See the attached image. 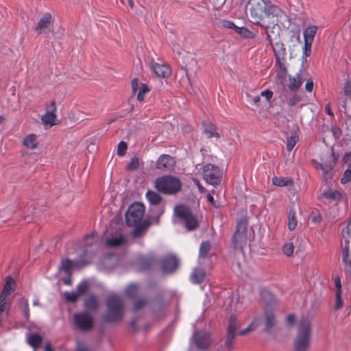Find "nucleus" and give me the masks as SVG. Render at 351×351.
<instances>
[{
    "instance_id": "1",
    "label": "nucleus",
    "mask_w": 351,
    "mask_h": 351,
    "mask_svg": "<svg viewBox=\"0 0 351 351\" xmlns=\"http://www.w3.org/2000/svg\"><path fill=\"white\" fill-rule=\"evenodd\" d=\"M251 22L262 27L266 31L274 29L284 12L275 4L267 3L264 0H249L247 5Z\"/></svg>"
},
{
    "instance_id": "2",
    "label": "nucleus",
    "mask_w": 351,
    "mask_h": 351,
    "mask_svg": "<svg viewBox=\"0 0 351 351\" xmlns=\"http://www.w3.org/2000/svg\"><path fill=\"white\" fill-rule=\"evenodd\" d=\"M312 335V324L310 319L302 318L297 323L296 334L293 339V351H308Z\"/></svg>"
},
{
    "instance_id": "3",
    "label": "nucleus",
    "mask_w": 351,
    "mask_h": 351,
    "mask_svg": "<svg viewBox=\"0 0 351 351\" xmlns=\"http://www.w3.org/2000/svg\"><path fill=\"white\" fill-rule=\"evenodd\" d=\"M106 312L103 319L110 324L121 322L123 319L124 302L123 298L116 294L108 297L106 301Z\"/></svg>"
},
{
    "instance_id": "4",
    "label": "nucleus",
    "mask_w": 351,
    "mask_h": 351,
    "mask_svg": "<svg viewBox=\"0 0 351 351\" xmlns=\"http://www.w3.org/2000/svg\"><path fill=\"white\" fill-rule=\"evenodd\" d=\"M262 324L264 325L263 330L265 332L271 333L273 331L276 324V319L273 310H265L262 317H255L251 324L245 329L241 330L239 334L245 335L249 332L254 330Z\"/></svg>"
},
{
    "instance_id": "5",
    "label": "nucleus",
    "mask_w": 351,
    "mask_h": 351,
    "mask_svg": "<svg viewBox=\"0 0 351 351\" xmlns=\"http://www.w3.org/2000/svg\"><path fill=\"white\" fill-rule=\"evenodd\" d=\"M247 221L246 219H241L236 226V231L232 236V245L236 250H242L247 245V241L250 239L251 232L247 229Z\"/></svg>"
},
{
    "instance_id": "6",
    "label": "nucleus",
    "mask_w": 351,
    "mask_h": 351,
    "mask_svg": "<svg viewBox=\"0 0 351 351\" xmlns=\"http://www.w3.org/2000/svg\"><path fill=\"white\" fill-rule=\"evenodd\" d=\"M179 179L169 176L158 178L155 181V188L165 194H175L181 189Z\"/></svg>"
},
{
    "instance_id": "7",
    "label": "nucleus",
    "mask_w": 351,
    "mask_h": 351,
    "mask_svg": "<svg viewBox=\"0 0 351 351\" xmlns=\"http://www.w3.org/2000/svg\"><path fill=\"white\" fill-rule=\"evenodd\" d=\"M311 162L317 169H320L325 180L332 178V170L336 163V159L333 152H327L321 158V161L312 160Z\"/></svg>"
},
{
    "instance_id": "8",
    "label": "nucleus",
    "mask_w": 351,
    "mask_h": 351,
    "mask_svg": "<svg viewBox=\"0 0 351 351\" xmlns=\"http://www.w3.org/2000/svg\"><path fill=\"white\" fill-rule=\"evenodd\" d=\"M176 215L182 219L188 230H194L198 227V221L191 210L184 205H178L174 208Z\"/></svg>"
},
{
    "instance_id": "9",
    "label": "nucleus",
    "mask_w": 351,
    "mask_h": 351,
    "mask_svg": "<svg viewBox=\"0 0 351 351\" xmlns=\"http://www.w3.org/2000/svg\"><path fill=\"white\" fill-rule=\"evenodd\" d=\"M145 208L143 203L131 204L125 213V222L128 226H135L142 221Z\"/></svg>"
},
{
    "instance_id": "10",
    "label": "nucleus",
    "mask_w": 351,
    "mask_h": 351,
    "mask_svg": "<svg viewBox=\"0 0 351 351\" xmlns=\"http://www.w3.org/2000/svg\"><path fill=\"white\" fill-rule=\"evenodd\" d=\"M203 178L205 181L212 185H217L221 182V173L218 167L207 164L203 167Z\"/></svg>"
},
{
    "instance_id": "11",
    "label": "nucleus",
    "mask_w": 351,
    "mask_h": 351,
    "mask_svg": "<svg viewBox=\"0 0 351 351\" xmlns=\"http://www.w3.org/2000/svg\"><path fill=\"white\" fill-rule=\"evenodd\" d=\"M73 320L75 324L80 330L89 331L93 327V319L92 316L87 313H77L74 314Z\"/></svg>"
},
{
    "instance_id": "12",
    "label": "nucleus",
    "mask_w": 351,
    "mask_h": 351,
    "mask_svg": "<svg viewBox=\"0 0 351 351\" xmlns=\"http://www.w3.org/2000/svg\"><path fill=\"white\" fill-rule=\"evenodd\" d=\"M192 339L196 348L201 350H207L212 342L210 333L203 330L195 332Z\"/></svg>"
},
{
    "instance_id": "13",
    "label": "nucleus",
    "mask_w": 351,
    "mask_h": 351,
    "mask_svg": "<svg viewBox=\"0 0 351 351\" xmlns=\"http://www.w3.org/2000/svg\"><path fill=\"white\" fill-rule=\"evenodd\" d=\"M56 105L55 101H52L47 106L45 114L42 116L41 120L45 125L50 127L56 124Z\"/></svg>"
},
{
    "instance_id": "14",
    "label": "nucleus",
    "mask_w": 351,
    "mask_h": 351,
    "mask_svg": "<svg viewBox=\"0 0 351 351\" xmlns=\"http://www.w3.org/2000/svg\"><path fill=\"white\" fill-rule=\"evenodd\" d=\"M179 265L178 260L176 256L169 255L161 260L162 271L165 274H171L177 269Z\"/></svg>"
},
{
    "instance_id": "15",
    "label": "nucleus",
    "mask_w": 351,
    "mask_h": 351,
    "mask_svg": "<svg viewBox=\"0 0 351 351\" xmlns=\"http://www.w3.org/2000/svg\"><path fill=\"white\" fill-rule=\"evenodd\" d=\"M174 158L168 154L161 155L156 162V168L162 171H167L173 169L175 165Z\"/></svg>"
},
{
    "instance_id": "16",
    "label": "nucleus",
    "mask_w": 351,
    "mask_h": 351,
    "mask_svg": "<svg viewBox=\"0 0 351 351\" xmlns=\"http://www.w3.org/2000/svg\"><path fill=\"white\" fill-rule=\"evenodd\" d=\"M151 69L158 77L166 78L171 74L170 68L166 64H160L154 61L151 63Z\"/></svg>"
},
{
    "instance_id": "17",
    "label": "nucleus",
    "mask_w": 351,
    "mask_h": 351,
    "mask_svg": "<svg viewBox=\"0 0 351 351\" xmlns=\"http://www.w3.org/2000/svg\"><path fill=\"white\" fill-rule=\"evenodd\" d=\"M346 245L342 250V261L346 271L351 272V257L350 254V241L346 239Z\"/></svg>"
},
{
    "instance_id": "18",
    "label": "nucleus",
    "mask_w": 351,
    "mask_h": 351,
    "mask_svg": "<svg viewBox=\"0 0 351 351\" xmlns=\"http://www.w3.org/2000/svg\"><path fill=\"white\" fill-rule=\"evenodd\" d=\"M52 21L51 15L49 13H46L43 16V17L39 20L36 27V31L38 34H42L46 29H49Z\"/></svg>"
},
{
    "instance_id": "19",
    "label": "nucleus",
    "mask_w": 351,
    "mask_h": 351,
    "mask_svg": "<svg viewBox=\"0 0 351 351\" xmlns=\"http://www.w3.org/2000/svg\"><path fill=\"white\" fill-rule=\"evenodd\" d=\"M342 197L341 193L338 190L332 189H326L322 194V197L326 199L329 202H338Z\"/></svg>"
},
{
    "instance_id": "20",
    "label": "nucleus",
    "mask_w": 351,
    "mask_h": 351,
    "mask_svg": "<svg viewBox=\"0 0 351 351\" xmlns=\"http://www.w3.org/2000/svg\"><path fill=\"white\" fill-rule=\"evenodd\" d=\"M206 278V271L203 268H195L190 275V280L193 284H200Z\"/></svg>"
},
{
    "instance_id": "21",
    "label": "nucleus",
    "mask_w": 351,
    "mask_h": 351,
    "mask_svg": "<svg viewBox=\"0 0 351 351\" xmlns=\"http://www.w3.org/2000/svg\"><path fill=\"white\" fill-rule=\"evenodd\" d=\"M203 133L208 138H215L219 139L221 136L217 132L216 127L213 123H203Z\"/></svg>"
},
{
    "instance_id": "22",
    "label": "nucleus",
    "mask_w": 351,
    "mask_h": 351,
    "mask_svg": "<svg viewBox=\"0 0 351 351\" xmlns=\"http://www.w3.org/2000/svg\"><path fill=\"white\" fill-rule=\"evenodd\" d=\"M15 288L16 282L14 278L11 276H7L3 289L0 295L7 298L8 295H10L12 292L14 291Z\"/></svg>"
},
{
    "instance_id": "23",
    "label": "nucleus",
    "mask_w": 351,
    "mask_h": 351,
    "mask_svg": "<svg viewBox=\"0 0 351 351\" xmlns=\"http://www.w3.org/2000/svg\"><path fill=\"white\" fill-rule=\"evenodd\" d=\"M38 143L37 136L34 134H28L22 141L23 145L29 149H36Z\"/></svg>"
},
{
    "instance_id": "24",
    "label": "nucleus",
    "mask_w": 351,
    "mask_h": 351,
    "mask_svg": "<svg viewBox=\"0 0 351 351\" xmlns=\"http://www.w3.org/2000/svg\"><path fill=\"white\" fill-rule=\"evenodd\" d=\"M266 34L267 39L269 40V44L271 46L276 56L277 55V53H281L282 55H285L286 52V49L285 47L284 44L282 42H276L275 44H273V39L268 30L266 31Z\"/></svg>"
},
{
    "instance_id": "25",
    "label": "nucleus",
    "mask_w": 351,
    "mask_h": 351,
    "mask_svg": "<svg viewBox=\"0 0 351 351\" xmlns=\"http://www.w3.org/2000/svg\"><path fill=\"white\" fill-rule=\"evenodd\" d=\"M317 29V25H310L305 28L303 32L304 41L313 43Z\"/></svg>"
},
{
    "instance_id": "26",
    "label": "nucleus",
    "mask_w": 351,
    "mask_h": 351,
    "mask_svg": "<svg viewBox=\"0 0 351 351\" xmlns=\"http://www.w3.org/2000/svg\"><path fill=\"white\" fill-rule=\"evenodd\" d=\"M272 183L277 186H289L293 185V181L289 178L277 177L272 178Z\"/></svg>"
},
{
    "instance_id": "27",
    "label": "nucleus",
    "mask_w": 351,
    "mask_h": 351,
    "mask_svg": "<svg viewBox=\"0 0 351 351\" xmlns=\"http://www.w3.org/2000/svg\"><path fill=\"white\" fill-rule=\"evenodd\" d=\"M239 328V324L237 322V317L234 315H230L228 321V326L227 328V333L229 334H234L235 335H240L239 334V332L237 331V329Z\"/></svg>"
},
{
    "instance_id": "28",
    "label": "nucleus",
    "mask_w": 351,
    "mask_h": 351,
    "mask_svg": "<svg viewBox=\"0 0 351 351\" xmlns=\"http://www.w3.org/2000/svg\"><path fill=\"white\" fill-rule=\"evenodd\" d=\"M289 88L293 92L298 90L302 83V76L300 73H298L295 77H289Z\"/></svg>"
},
{
    "instance_id": "29",
    "label": "nucleus",
    "mask_w": 351,
    "mask_h": 351,
    "mask_svg": "<svg viewBox=\"0 0 351 351\" xmlns=\"http://www.w3.org/2000/svg\"><path fill=\"white\" fill-rule=\"evenodd\" d=\"M99 306V302L97 298L91 295L88 296L84 301V307L88 311H95Z\"/></svg>"
},
{
    "instance_id": "30",
    "label": "nucleus",
    "mask_w": 351,
    "mask_h": 351,
    "mask_svg": "<svg viewBox=\"0 0 351 351\" xmlns=\"http://www.w3.org/2000/svg\"><path fill=\"white\" fill-rule=\"evenodd\" d=\"M260 295L261 299L267 304H272L276 301L273 293L266 288L261 289Z\"/></svg>"
},
{
    "instance_id": "31",
    "label": "nucleus",
    "mask_w": 351,
    "mask_h": 351,
    "mask_svg": "<svg viewBox=\"0 0 351 351\" xmlns=\"http://www.w3.org/2000/svg\"><path fill=\"white\" fill-rule=\"evenodd\" d=\"M125 243L126 239L123 235H119L106 240V245L111 247H119L124 245Z\"/></svg>"
},
{
    "instance_id": "32",
    "label": "nucleus",
    "mask_w": 351,
    "mask_h": 351,
    "mask_svg": "<svg viewBox=\"0 0 351 351\" xmlns=\"http://www.w3.org/2000/svg\"><path fill=\"white\" fill-rule=\"evenodd\" d=\"M297 225L296 212L293 208H290L288 213V229L293 231L295 229Z\"/></svg>"
},
{
    "instance_id": "33",
    "label": "nucleus",
    "mask_w": 351,
    "mask_h": 351,
    "mask_svg": "<svg viewBox=\"0 0 351 351\" xmlns=\"http://www.w3.org/2000/svg\"><path fill=\"white\" fill-rule=\"evenodd\" d=\"M149 225V223L146 222H143L138 226L136 225V226L132 233L133 237L138 238L142 237L146 232Z\"/></svg>"
},
{
    "instance_id": "34",
    "label": "nucleus",
    "mask_w": 351,
    "mask_h": 351,
    "mask_svg": "<svg viewBox=\"0 0 351 351\" xmlns=\"http://www.w3.org/2000/svg\"><path fill=\"white\" fill-rule=\"evenodd\" d=\"M146 197L148 202L152 205H157L161 202L160 195L153 191L149 190L146 193Z\"/></svg>"
},
{
    "instance_id": "35",
    "label": "nucleus",
    "mask_w": 351,
    "mask_h": 351,
    "mask_svg": "<svg viewBox=\"0 0 351 351\" xmlns=\"http://www.w3.org/2000/svg\"><path fill=\"white\" fill-rule=\"evenodd\" d=\"M235 32H237L239 35L244 38L252 39L254 38L256 36L254 33L245 27L237 26Z\"/></svg>"
},
{
    "instance_id": "36",
    "label": "nucleus",
    "mask_w": 351,
    "mask_h": 351,
    "mask_svg": "<svg viewBox=\"0 0 351 351\" xmlns=\"http://www.w3.org/2000/svg\"><path fill=\"white\" fill-rule=\"evenodd\" d=\"M42 341L43 339L38 334H32L28 338V343L34 349H37L40 347Z\"/></svg>"
},
{
    "instance_id": "37",
    "label": "nucleus",
    "mask_w": 351,
    "mask_h": 351,
    "mask_svg": "<svg viewBox=\"0 0 351 351\" xmlns=\"http://www.w3.org/2000/svg\"><path fill=\"white\" fill-rule=\"evenodd\" d=\"M237 335L234 334L227 333L226 340L224 341V349L226 351H231L233 349L234 341Z\"/></svg>"
},
{
    "instance_id": "38",
    "label": "nucleus",
    "mask_w": 351,
    "mask_h": 351,
    "mask_svg": "<svg viewBox=\"0 0 351 351\" xmlns=\"http://www.w3.org/2000/svg\"><path fill=\"white\" fill-rule=\"evenodd\" d=\"M73 267V262L70 259H63L61 262V269L69 276L71 274V270Z\"/></svg>"
},
{
    "instance_id": "39",
    "label": "nucleus",
    "mask_w": 351,
    "mask_h": 351,
    "mask_svg": "<svg viewBox=\"0 0 351 351\" xmlns=\"http://www.w3.org/2000/svg\"><path fill=\"white\" fill-rule=\"evenodd\" d=\"M210 250V244L208 241H204L202 243L199 247V256L200 258H206L207 257L209 252Z\"/></svg>"
},
{
    "instance_id": "40",
    "label": "nucleus",
    "mask_w": 351,
    "mask_h": 351,
    "mask_svg": "<svg viewBox=\"0 0 351 351\" xmlns=\"http://www.w3.org/2000/svg\"><path fill=\"white\" fill-rule=\"evenodd\" d=\"M20 304H21V307L22 308L23 313L25 318L27 320H29V319L30 317V312H29L28 300L27 299L22 298L20 300Z\"/></svg>"
},
{
    "instance_id": "41",
    "label": "nucleus",
    "mask_w": 351,
    "mask_h": 351,
    "mask_svg": "<svg viewBox=\"0 0 351 351\" xmlns=\"http://www.w3.org/2000/svg\"><path fill=\"white\" fill-rule=\"evenodd\" d=\"M125 295L130 298H134L138 293V285L136 284H131L127 287L125 291Z\"/></svg>"
},
{
    "instance_id": "42",
    "label": "nucleus",
    "mask_w": 351,
    "mask_h": 351,
    "mask_svg": "<svg viewBox=\"0 0 351 351\" xmlns=\"http://www.w3.org/2000/svg\"><path fill=\"white\" fill-rule=\"evenodd\" d=\"M282 253L288 257L293 256L294 245L291 242L285 243L282 247Z\"/></svg>"
},
{
    "instance_id": "43",
    "label": "nucleus",
    "mask_w": 351,
    "mask_h": 351,
    "mask_svg": "<svg viewBox=\"0 0 351 351\" xmlns=\"http://www.w3.org/2000/svg\"><path fill=\"white\" fill-rule=\"evenodd\" d=\"M141 266L143 269H149L154 263L153 258L149 256L143 257L141 259Z\"/></svg>"
},
{
    "instance_id": "44",
    "label": "nucleus",
    "mask_w": 351,
    "mask_h": 351,
    "mask_svg": "<svg viewBox=\"0 0 351 351\" xmlns=\"http://www.w3.org/2000/svg\"><path fill=\"white\" fill-rule=\"evenodd\" d=\"M147 304V300L145 298L137 299L134 303V311L137 312L144 308Z\"/></svg>"
},
{
    "instance_id": "45",
    "label": "nucleus",
    "mask_w": 351,
    "mask_h": 351,
    "mask_svg": "<svg viewBox=\"0 0 351 351\" xmlns=\"http://www.w3.org/2000/svg\"><path fill=\"white\" fill-rule=\"evenodd\" d=\"M149 91V88L145 84H142L139 88V90L137 95V100L142 101L144 99L145 94Z\"/></svg>"
},
{
    "instance_id": "46",
    "label": "nucleus",
    "mask_w": 351,
    "mask_h": 351,
    "mask_svg": "<svg viewBox=\"0 0 351 351\" xmlns=\"http://www.w3.org/2000/svg\"><path fill=\"white\" fill-rule=\"evenodd\" d=\"M342 292L336 291L335 309L340 310L343 306V300L341 296Z\"/></svg>"
},
{
    "instance_id": "47",
    "label": "nucleus",
    "mask_w": 351,
    "mask_h": 351,
    "mask_svg": "<svg viewBox=\"0 0 351 351\" xmlns=\"http://www.w3.org/2000/svg\"><path fill=\"white\" fill-rule=\"evenodd\" d=\"M298 138L297 136H291L287 138V150L288 152H291L293 148L295 147Z\"/></svg>"
},
{
    "instance_id": "48",
    "label": "nucleus",
    "mask_w": 351,
    "mask_h": 351,
    "mask_svg": "<svg viewBox=\"0 0 351 351\" xmlns=\"http://www.w3.org/2000/svg\"><path fill=\"white\" fill-rule=\"evenodd\" d=\"M139 167V160L136 157H133L130 163L127 165V169L129 171H134Z\"/></svg>"
},
{
    "instance_id": "49",
    "label": "nucleus",
    "mask_w": 351,
    "mask_h": 351,
    "mask_svg": "<svg viewBox=\"0 0 351 351\" xmlns=\"http://www.w3.org/2000/svg\"><path fill=\"white\" fill-rule=\"evenodd\" d=\"M88 288V283L86 281L81 282L77 287V292L79 295L84 294Z\"/></svg>"
},
{
    "instance_id": "50",
    "label": "nucleus",
    "mask_w": 351,
    "mask_h": 351,
    "mask_svg": "<svg viewBox=\"0 0 351 351\" xmlns=\"http://www.w3.org/2000/svg\"><path fill=\"white\" fill-rule=\"evenodd\" d=\"M65 298L67 301L75 302L79 298V293L77 291L66 292L64 293Z\"/></svg>"
},
{
    "instance_id": "51",
    "label": "nucleus",
    "mask_w": 351,
    "mask_h": 351,
    "mask_svg": "<svg viewBox=\"0 0 351 351\" xmlns=\"http://www.w3.org/2000/svg\"><path fill=\"white\" fill-rule=\"evenodd\" d=\"M301 101V97L298 95H292L287 100V104L289 106H294Z\"/></svg>"
},
{
    "instance_id": "52",
    "label": "nucleus",
    "mask_w": 351,
    "mask_h": 351,
    "mask_svg": "<svg viewBox=\"0 0 351 351\" xmlns=\"http://www.w3.org/2000/svg\"><path fill=\"white\" fill-rule=\"evenodd\" d=\"M128 145L126 143L123 141L119 142L117 147V155L119 156H124L125 154Z\"/></svg>"
},
{
    "instance_id": "53",
    "label": "nucleus",
    "mask_w": 351,
    "mask_h": 351,
    "mask_svg": "<svg viewBox=\"0 0 351 351\" xmlns=\"http://www.w3.org/2000/svg\"><path fill=\"white\" fill-rule=\"evenodd\" d=\"M350 181H351V165L344 171L343 175L341 179V182L342 184H346Z\"/></svg>"
},
{
    "instance_id": "54",
    "label": "nucleus",
    "mask_w": 351,
    "mask_h": 351,
    "mask_svg": "<svg viewBox=\"0 0 351 351\" xmlns=\"http://www.w3.org/2000/svg\"><path fill=\"white\" fill-rule=\"evenodd\" d=\"M312 43H313L304 41L303 49H302L304 56H305V57L310 56L311 53Z\"/></svg>"
},
{
    "instance_id": "55",
    "label": "nucleus",
    "mask_w": 351,
    "mask_h": 351,
    "mask_svg": "<svg viewBox=\"0 0 351 351\" xmlns=\"http://www.w3.org/2000/svg\"><path fill=\"white\" fill-rule=\"evenodd\" d=\"M221 26L226 29L236 30L237 26L231 21L223 20L221 21Z\"/></svg>"
},
{
    "instance_id": "56",
    "label": "nucleus",
    "mask_w": 351,
    "mask_h": 351,
    "mask_svg": "<svg viewBox=\"0 0 351 351\" xmlns=\"http://www.w3.org/2000/svg\"><path fill=\"white\" fill-rule=\"evenodd\" d=\"M260 96L265 97L267 101H269L273 96V92L269 89L265 90L261 93Z\"/></svg>"
},
{
    "instance_id": "57",
    "label": "nucleus",
    "mask_w": 351,
    "mask_h": 351,
    "mask_svg": "<svg viewBox=\"0 0 351 351\" xmlns=\"http://www.w3.org/2000/svg\"><path fill=\"white\" fill-rule=\"evenodd\" d=\"M343 91L347 96H348V97L351 96V82L350 81H348L345 84L344 87H343Z\"/></svg>"
},
{
    "instance_id": "58",
    "label": "nucleus",
    "mask_w": 351,
    "mask_h": 351,
    "mask_svg": "<svg viewBox=\"0 0 351 351\" xmlns=\"http://www.w3.org/2000/svg\"><path fill=\"white\" fill-rule=\"evenodd\" d=\"M314 84L311 79H308L305 84V89L308 92H312L313 90Z\"/></svg>"
},
{
    "instance_id": "59",
    "label": "nucleus",
    "mask_w": 351,
    "mask_h": 351,
    "mask_svg": "<svg viewBox=\"0 0 351 351\" xmlns=\"http://www.w3.org/2000/svg\"><path fill=\"white\" fill-rule=\"evenodd\" d=\"M335 285L337 288V291L342 292L341 290V278L339 276H336L335 278Z\"/></svg>"
},
{
    "instance_id": "60",
    "label": "nucleus",
    "mask_w": 351,
    "mask_h": 351,
    "mask_svg": "<svg viewBox=\"0 0 351 351\" xmlns=\"http://www.w3.org/2000/svg\"><path fill=\"white\" fill-rule=\"evenodd\" d=\"M138 78H134L131 82V86L133 93H136L138 89Z\"/></svg>"
},
{
    "instance_id": "61",
    "label": "nucleus",
    "mask_w": 351,
    "mask_h": 351,
    "mask_svg": "<svg viewBox=\"0 0 351 351\" xmlns=\"http://www.w3.org/2000/svg\"><path fill=\"white\" fill-rule=\"evenodd\" d=\"M322 216L319 214L313 215L311 217V221L314 223H320L322 222Z\"/></svg>"
},
{
    "instance_id": "62",
    "label": "nucleus",
    "mask_w": 351,
    "mask_h": 351,
    "mask_svg": "<svg viewBox=\"0 0 351 351\" xmlns=\"http://www.w3.org/2000/svg\"><path fill=\"white\" fill-rule=\"evenodd\" d=\"M120 1L123 5H128L131 9L134 7V2L133 0H120Z\"/></svg>"
},
{
    "instance_id": "63",
    "label": "nucleus",
    "mask_w": 351,
    "mask_h": 351,
    "mask_svg": "<svg viewBox=\"0 0 351 351\" xmlns=\"http://www.w3.org/2000/svg\"><path fill=\"white\" fill-rule=\"evenodd\" d=\"M207 199L208 201L210 202V204L213 206L214 207H219L215 202V200H214V197H213L212 195L210 194H208L207 195Z\"/></svg>"
},
{
    "instance_id": "64",
    "label": "nucleus",
    "mask_w": 351,
    "mask_h": 351,
    "mask_svg": "<svg viewBox=\"0 0 351 351\" xmlns=\"http://www.w3.org/2000/svg\"><path fill=\"white\" fill-rule=\"evenodd\" d=\"M75 351H90L88 347L78 345Z\"/></svg>"
}]
</instances>
